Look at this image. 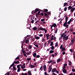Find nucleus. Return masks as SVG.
I'll use <instances>...</instances> for the list:
<instances>
[{"label":"nucleus","instance_id":"obj_1","mask_svg":"<svg viewBox=\"0 0 75 75\" xmlns=\"http://www.w3.org/2000/svg\"><path fill=\"white\" fill-rule=\"evenodd\" d=\"M39 9H35V11L36 13V17L38 18V16H39V14H40V13H41V12H40V11H39ZM38 11V13H37V12Z\"/></svg>","mask_w":75,"mask_h":75},{"label":"nucleus","instance_id":"obj_2","mask_svg":"<svg viewBox=\"0 0 75 75\" xmlns=\"http://www.w3.org/2000/svg\"><path fill=\"white\" fill-rule=\"evenodd\" d=\"M64 27H65L66 28H68L69 27V25L67 24V22H65L63 24Z\"/></svg>","mask_w":75,"mask_h":75},{"label":"nucleus","instance_id":"obj_3","mask_svg":"<svg viewBox=\"0 0 75 75\" xmlns=\"http://www.w3.org/2000/svg\"><path fill=\"white\" fill-rule=\"evenodd\" d=\"M39 30H42V31H43L45 29V28H43L42 27H40V28H38Z\"/></svg>","mask_w":75,"mask_h":75},{"label":"nucleus","instance_id":"obj_4","mask_svg":"<svg viewBox=\"0 0 75 75\" xmlns=\"http://www.w3.org/2000/svg\"><path fill=\"white\" fill-rule=\"evenodd\" d=\"M75 8H72L70 11L71 12V13H72L74 12V11H75Z\"/></svg>","mask_w":75,"mask_h":75},{"label":"nucleus","instance_id":"obj_5","mask_svg":"<svg viewBox=\"0 0 75 75\" xmlns=\"http://www.w3.org/2000/svg\"><path fill=\"white\" fill-rule=\"evenodd\" d=\"M13 63L14 64H19V61H17L16 62V61H14L13 62Z\"/></svg>","mask_w":75,"mask_h":75},{"label":"nucleus","instance_id":"obj_6","mask_svg":"<svg viewBox=\"0 0 75 75\" xmlns=\"http://www.w3.org/2000/svg\"><path fill=\"white\" fill-rule=\"evenodd\" d=\"M62 71L63 73H64V74H67V70H66L65 69L63 70Z\"/></svg>","mask_w":75,"mask_h":75},{"label":"nucleus","instance_id":"obj_7","mask_svg":"<svg viewBox=\"0 0 75 75\" xmlns=\"http://www.w3.org/2000/svg\"><path fill=\"white\" fill-rule=\"evenodd\" d=\"M52 25V27H57V25L56 23H54Z\"/></svg>","mask_w":75,"mask_h":75},{"label":"nucleus","instance_id":"obj_8","mask_svg":"<svg viewBox=\"0 0 75 75\" xmlns=\"http://www.w3.org/2000/svg\"><path fill=\"white\" fill-rule=\"evenodd\" d=\"M72 7H71V6H69L68 7V10H71V9H72Z\"/></svg>","mask_w":75,"mask_h":75},{"label":"nucleus","instance_id":"obj_9","mask_svg":"<svg viewBox=\"0 0 75 75\" xmlns=\"http://www.w3.org/2000/svg\"><path fill=\"white\" fill-rule=\"evenodd\" d=\"M55 71H56V68L53 69L52 70V72H54Z\"/></svg>","mask_w":75,"mask_h":75},{"label":"nucleus","instance_id":"obj_10","mask_svg":"<svg viewBox=\"0 0 75 75\" xmlns=\"http://www.w3.org/2000/svg\"><path fill=\"white\" fill-rule=\"evenodd\" d=\"M43 11H44V12H47L48 10L47 9H44Z\"/></svg>","mask_w":75,"mask_h":75},{"label":"nucleus","instance_id":"obj_11","mask_svg":"<svg viewBox=\"0 0 75 75\" xmlns=\"http://www.w3.org/2000/svg\"><path fill=\"white\" fill-rule=\"evenodd\" d=\"M52 68H49V71H48V72L50 73L51 71V70H52Z\"/></svg>","mask_w":75,"mask_h":75},{"label":"nucleus","instance_id":"obj_12","mask_svg":"<svg viewBox=\"0 0 75 75\" xmlns=\"http://www.w3.org/2000/svg\"><path fill=\"white\" fill-rule=\"evenodd\" d=\"M33 55L34 57H36V55H37V54L35 53H34L33 54Z\"/></svg>","mask_w":75,"mask_h":75},{"label":"nucleus","instance_id":"obj_13","mask_svg":"<svg viewBox=\"0 0 75 75\" xmlns=\"http://www.w3.org/2000/svg\"><path fill=\"white\" fill-rule=\"evenodd\" d=\"M33 30H37V28L36 27H34L33 28Z\"/></svg>","mask_w":75,"mask_h":75},{"label":"nucleus","instance_id":"obj_14","mask_svg":"<svg viewBox=\"0 0 75 75\" xmlns=\"http://www.w3.org/2000/svg\"><path fill=\"white\" fill-rule=\"evenodd\" d=\"M20 59V57H19V56H18L16 58H15V61H16L17 59Z\"/></svg>","mask_w":75,"mask_h":75},{"label":"nucleus","instance_id":"obj_15","mask_svg":"<svg viewBox=\"0 0 75 75\" xmlns=\"http://www.w3.org/2000/svg\"><path fill=\"white\" fill-rule=\"evenodd\" d=\"M20 71H21V68H18L17 72H20Z\"/></svg>","mask_w":75,"mask_h":75},{"label":"nucleus","instance_id":"obj_16","mask_svg":"<svg viewBox=\"0 0 75 75\" xmlns=\"http://www.w3.org/2000/svg\"><path fill=\"white\" fill-rule=\"evenodd\" d=\"M68 17H67L65 18L66 22H67V21H68Z\"/></svg>","mask_w":75,"mask_h":75},{"label":"nucleus","instance_id":"obj_17","mask_svg":"<svg viewBox=\"0 0 75 75\" xmlns=\"http://www.w3.org/2000/svg\"><path fill=\"white\" fill-rule=\"evenodd\" d=\"M29 41V40H28V38L25 41V43L26 44L28 43Z\"/></svg>","mask_w":75,"mask_h":75},{"label":"nucleus","instance_id":"obj_18","mask_svg":"<svg viewBox=\"0 0 75 75\" xmlns=\"http://www.w3.org/2000/svg\"><path fill=\"white\" fill-rule=\"evenodd\" d=\"M13 71H15V70H16V67L15 66H14L13 67Z\"/></svg>","mask_w":75,"mask_h":75},{"label":"nucleus","instance_id":"obj_19","mask_svg":"<svg viewBox=\"0 0 75 75\" xmlns=\"http://www.w3.org/2000/svg\"><path fill=\"white\" fill-rule=\"evenodd\" d=\"M54 52V50H50V54H52Z\"/></svg>","mask_w":75,"mask_h":75},{"label":"nucleus","instance_id":"obj_20","mask_svg":"<svg viewBox=\"0 0 75 75\" xmlns=\"http://www.w3.org/2000/svg\"><path fill=\"white\" fill-rule=\"evenodd\" d=\"M53 45V42L52 41L50 42V46H52Z\"/></svg>","mask_w":75,"mask_h":75},{"label":"nucleus","instance_id":"obj_21","mask_svg":"<svg viewBox=\"0 0 75 75\" xmlns=\"http://www.w3.org/2000/svg\"><path fill=\"white\" fill-rule=\"evenodd\" d=\"M61 62V59L60 58L58 59L57 61V62Z\"/></svg>","mask_w":75,"mask_h":75},{"label":"nucleus","instance_id":"obj_22","mask_svg":"<svg viewBox=\"0 0 75 75\" xmlns=\"http://www.w3.org/2000/svg\"><path fill=\"white\" fill-rule=\"evenodd\" d=\"M53 39H54V35H52L51 38V40L52 41V40H53Z\"/></svg>","mask_w":75,"mask_h":75},{"label":"nucleus","instance_id":"obj_23","mask_svg":"<svg viewBox=\"0 0 75 75\" xmlns=\"http://www.w3.org/2000/svg\"><path fill=\"white\" fill-rule=\"evenodd\" d=\"M28 48H29V49H31V48H32V46L30 45L28 47Z\"/></svg>","mask_w":75,"mask_h":75},{"label":"nucleus","instance_id":"obj_24","mask_svg":"<svg viewBox=\"0 0 75 75\" xmlns=\"http://www.w3.org/2000/svg\"><path fill=\"white\" fill-rule=\"evenodd\" d=\"M71 41L72 43H74V42H75V40L74 39H73L71 40Z\"/></svg>","mask_w":75,"mask_h":75},{"label":"nucleus","instance_id":"obj_25","mask_svg":"<svg viewBox=\"0 0 75 75\" xmlns=\"http://www.w3.org/2000/svg\"><path fill=\"white\" fill-rule=\"evenodd\" d=\"M51 49L52 50H54V46H52L51 47Z\"/></svg>","mask_w":75,"mask_h":75},{"label":"nucleus","instance_id":"obj_26","mask_svg":"<svg viewBox=\"0 0 75 75\" xmlns=\"http://www.w3.org/2000/svg\"><path fill=\"white\" fill-rule=\"evenodd\" d=\"M35 38H36V40H39V39H40V37H38V36L36 37H35Z\"/></svg>","mask_w":75,"mask_h":75},{"label":"nucleus","instance_id":"obj_27","mask_svg":"<svg viewBox=\"0 0 75 75\" xmlns=\"http://www.w3.org/2000/svg\"><path fill=\"white\" fill-rule=\"evenodd\" d=\"M62 50L63 51H65V47H63L62 49Z\"/></svg>","mask_w":75,"mask_h":75},{"label":"nucleus","instance_id":"obj_28","mask_svg":"<svg viewBox=\"0 0 75 75\" xmlns=\"http://www.w3.org/2000/svg\"><path fill=\"white\" fill-rule=\"evenodd\" d=\"M34 67H35V66H33V65L30 66V68H34Z\"/></svg>","mask_w":75,"mask_h":75},{"label":"nucleus","instance_id":"obj_29","mask_svg":"<svg viewBox=\"0 0 75 75\" xmlns=\"http://www.w3.org/2000/svg\"><path fill=\"white\" fill-rule=\"evenodd\" d=\"M40 56L39 55H37L36 57V58H40Z\"/></svg>","mask_w":75,"mask_h":75},{"label":"nucleus","instance_id":"obj_30","mask_svg":"<svg viewBox=\"0 0 75 75\" xmlns=\"http://www.w3.org/2000/svg\"><path fill=\"white\" fill-rule=\"evenodd\" d=\"M68 39V36H67L66 37V38L65 39V40H67Z\"/></svg>","mask_w":75,"mask_h":75},{"label":"nucleus","instance_id":"obj_31","mask_svg":"<svg viewBox=\"0 0 75 75\" xmlns=\"http://www.w3.org/2000/svg\"><path fill=\"white\" fill-rule=\"evenodd\" d=\"M33 13H36L35 11V10L33 11H32V14H33Z\"/></svg>","mask_w":75,"mask_h":75},{"label":"nucleus","instance_id":"obj_32","mask_svg":"<svg viewBox=\"0 0 75 75\" xmlns=\"http://www.w3.org/2000/svg\"><path fill=\"white\" fill-rule=\"evenodd\" d=\"M46 36L47 37V38H48V37H49V36H50V35L47 34L46 35Z\"/></svg>","mask_w":75,"mask_h":75},{"label":"nucleus","instance_id":"obj_33","mask_svg":"<svg viewBox=\"0 0 75 75\" xmlns=\"http://www.w3.org/2000/svg\"><path fill=\"white\" fill-rule=\"evenodd\" d=\"M44 16H45V17H47L48 16V15L46 13H44Z\"/></svg>","mask_w":75,"mask_h":75},{"label":"nucleus","instance_id":"obj_34","mask_svg":"<svg viewBox=\"0 0 75 75\" xmlns=\"http://www.w3.org/2000/svg\"><path fill=\"white\" fill-rule=\"evenodd\" d=\"M52 62V60H50V61L48 62V64H51V63Z\"/></svg>","mask_w":75,"mask_h":75},{"label":"nucleus","instance_id":"obj_35","mask_svg":"<svg viewBox=\"0 0 75 75\" xmlns=\"http://www.w3.org/2000/svg\"><path fill=\"white\" fill-rule=\"evenodd\" d=\"M58 42H57L56 43V44L55 45V47H58Z\"/></svg>","mask_w":75,"mask_h":75},{"label":"nucleus","instance_id":"obj_36","mask_svg":"<svg viewBox=\"0 0 75 75\" xmlns=\"http://www.w3.org/2000/svg\"><path fill=\"white\" fill-rule=\"evenodd\" d=\"M30 53V54H31V52H30V53L28 52L27 53H26L27 54V55H29V54Z\"/></svg>","mask_w":75,"mask_h":75},{"label":"nucleus","instance_id":"obj_37","mask_svg":"<svg viewBox=\"0 0 75 75\" xmlns=\"http://www.w3.org/2000/svg\"><path fill=\"white\" fill-rule=\"evenodd\" d=\"M72 62H69V65H71Z\"/></svg>","mask_w":75,"mask_h":75},{"label":"nucleus","instance_id":"obj_38","mask_svg":"<svg viewBox=\"0 0 75 75\" xmlns=\"http://www.w3.org/2000/svg\"><path fill=\"white\" fill-rule=\"evenodd\" d=\"M67 4V3L66 2L64 4V6H66Z\"/></svg>","mask_w":75,"mask_h":75},{"label":"nucleus","instance_id":"obj_39","mask_svg":"<svg viewBox=\"0 0 75 75\" xmlns=\"http://www.w3.org/2000/svg\"><path fill=\"white\" fill-rule=\"evenodd\" d=\"M39 36L40 37H42V36H43V35H42V34H40L39 35Z\"/></svg>","mask_w":75,"mask_h":75},{"label":"nucleus","instance_id":"obj_40","mask_svg":"<svg viewBox=\"0 0 75 75\" xmlns=\"http://www.w3.org/2000/svg\"><path fill=\"white\" fill-rule=\"evenodd\" d=\"M14 65H15V64H14V63H13L11 65V67H12L14 66Z\"/></svg>","mask_w":75,"mask_h":75},{"label":"nucleus","instance_id":"obj_41","mask_svg":"<svg viewBox=\"0 0 75 75\" xmlns=\"http://www.w3.org/2000/svg\"><path fill=\"white\" fill-rule=\"evenodd\" d=\"M20 65H17V68H20Z\"/></svg>","mask_w":75,"mask_h":75},{"label":"nucleus","instance_id":"obj_42","mask_svg":"<svg viewBox=\"0 0 75 75\" xmlns=\"http://www.w3.org/2000/svg\"><path fill=\"white\" fill-rule=\"evenodd\" d=\"M67 7H65L64 8V11H67Z\"/></svg>","mask_w":75,"mask_h":75},{"label":"nucleus","instance_id":"obj_43","mask_svg":"<svg viewBox=\"0 0 75 75\" xmlns=\"http://www.w3.org/2000/svg\"><path fill=\"white\" fill-rule=\"evenodd\" d=\"M63 47V45H61V46L60 47V49L61 50V49H62V47Z\"/></svg>","mask_w":75,"mask_h":75},{"label":"nucleus","instance_id":"obj_44","mask_svg":"<svg viewBox=\"0 0 75 75\" xmlns=\"http://www.w3.org/2000/svg\"><path fill=\"white\" fill-rule=\"evenodd\" d=\"M27 60L28 61V62H29V61L30 60V58H27Z\"/></svg>","mask_w":75,"mask_h":75},{"label":"nucleus","instance_id":"obj_45","mask_svg":"<svg viewBox=\"0 0 75 75\" xmlns=\"http://www.w3.org/2000/svg\"><path fill=\"white\" fill-rule=\"evenodd\" d=\"M72 72H75V69H72Z\"/></svg>","mask_w":75,"mask_h":75},{"label":"nucleus","instance_id":"obj_46","mask_svg":"<svg viewBox=\"0 0 75 75\" xmlns=\"http://www.w3.org/2000/svg\"><path fill=\"white\" fill-rule=\"evenodd\" d=\"M43 68V69L46 68H47L46 67V65H44Z\"/></svg>","mask_w":75,"mask_h":75},{"label":"nucleus","instance_id":"obj_47","mask_svg":"<svg viewBox=\"0 0 75 75\" xmlns=\"http://www.w3.org/2000/svg\"><path fill=\"white\" fill-rule=\"evenodd\" d=\"M34 22V21L33 20L32 21H31V23H32V24H33Z\"/></svg>","mask_w":75,"mask_h":75},{"label":"nucleus","instance_id":"obj_48","mask_svg":"<svg viewBox=\"0 0 75 75\" xmlns=\"http://www.w3.org/2000/svg\"><path fill=\"white\" fill-rule=\"evenodd\" d=\"M40 15H41L42 16H44V13H41L40 14Z\"/></svg>","mask_w":75,"mask_h":75},{"label":"nucleus","instance_id":"obj_49","mask_svg":"<svg viewBox=\"0 0 75 75\" xmlns=\"http://www.w3.org/2000/svg\"><path fill=\"white\" fill-rule=\"evenodd\" d=\"M64 33H63L62 35L61 36V37H64Z\"/></svg>","mask_w":75,"mask_h":75},{"label":"nucleus","instance_id":"obj_50","mask_svg":"<svg viewBox=\"0 0 75 75\" xmlns=\"http://www.w3.org/2000/svg\"><path fill=\"white\" fill-rule=\"evenodd\" d=\"M71 23V22H70V21H69L67 23L68 24H70Z\"/></svg>","mask_w":75,"mask_h":75},{"label":"nucleus","instance_id":"obj_51","mask_svg":"<svg viewBox=\"0 0 75 75\" xmlns=\"http://www.w3.org/2000/svg\"><path fill=\"white\" fill-rule=\"evenodd\" d=\"M7 75H11V74H10V72H9L8 73H7Z\"/></svg>","mask_w":75,"mask_h":75},{"label":"nucleus","instance_id":"obj_52","mask_svg":"<svg viewBox=\"0 0 75 75\" xmlns=\"http://www.w3.org/2000/svg\"><path fill=\"white\" fill-rule=\"evenodd\" d=\"M43 66H41L40 68V70H41V69H42V68H43Z\"/></svg>","mask_w":75,"mask_h":75},{"label":"nucleus","instance_id":"obj_53","mask_svg":"<svg viewBox=\"0 0 75 75\" xmlns=\"http://www.w3.org/2000/svg\"><path fill=\"white\" fill-rule=\"evenodd\" d=\"M40 21V20H39L37 21H36L35 22V23H36V24H37V23H38V21Z\"/></svg>","mask_w":75,"mask_h":75},{"label":"nucleus","instance_id":"obj_54","mask_svg":"<svg viewBox=\"0 0 75 75\" xmlns=\"http://www.w3.org/2000/svg\"><path fill=\"white\" fill-rule=\"evenodd\" d=\"M70 51L71 52H73V50H72V49H70Z\"/></svg>","mask_w":75,"mask_h":75},{"label":"nucleus","instance_id":"obj_55","mask_svg":"<svg viewBox=\"0 0 75 75\" xmlns=\"http://www.w3.org/2000/svg\"><path fill=\"white\" fill-rule=\"evenodd\" d=\"M44 30L45 31V33H47V30L46 29H44Z\"/></svg>","mask_w":75,"mask_h":75},{"label":"nucleus","instance_id":"obj_56","mask_svg":"<svg viewBox=\"0 0 75 75\" xmlns=\"http://www.w3.org/2000/svg\"><path fill=\"white\" fill-rule=\"evenodd\" d=\"M45 21V19H42L41 20V21Z\"/></svg>","mask_w":75,"mask_h":75},{"label":"nucleus","instance_id":"obj_57","mask_svg":"<svg viewBox=\"0 0 75 75\" xmlns=\"http://www.w3.org/2000/svg\"><path fill=\"white\" fill-rule=\"evenodd\" d=\"M54 54L55 55V57H56L57 55V54H58V53L56 52L54 53Z\"/></svg>","mask_w":75,"mask_h":75},{"label":"nucleus","instance_id":"obj_58","mask_svg":"<svg viewBox=\"0 0 75 75\" xmlns=\"http://www.w3.org/2000/svg\"><path fill=\"white\" fill-rule=\"evenodd\" d=\"M47 14H49L50 15V14H51V12H47Z\"/></svg>","mask_w":75,"mask_h":75},{"label":"nucleus","instance_id":"obj_59","mask_svg":"<svg viewBox=\"0 0 75 75\" xmlns=\"http://www.w3.org/2000/svg\"><path fill=\"white\" fill-rule=\"evenodd\" d=\"M42 42H44V41L45 40L44 39H42Z\"/></svg>","mask_w":75,"mask_h":75},{"label":"nucleus","instance_id":"obj_60","mask_svg":"<svg viewBox=\"0 0 75 75\" xmlns=\"http://www.w3.org/2000/svg\"><path fill=\"white\" fill-rule=\"evenodd\" d=\"M52 57H55V55L53 54H52Z\"/></svg>","mask_w":75,"mask_h":75},{"label":"nucleus","instance_id":"obj_61","mask_svg":"<svg viewBox=\"0 0 75 75\" xmlns=\"http://www.w3.org/2000/svg\"><path fill=\"white\" fill-rule=\"evenodd\" d=\"M62 54L63 55H65V52H63Z\"/></svg>","mask_w":75,"mask_h":75},{"label":"nucleus","instance_id":"obj_62","mask_svg":"<svg viewBox=\"0 0 75 75\" xmlns=\"http://www.w3.org/2000/svg\"><path fill=\"white\" fill-rule=\"evenodd\" d=\"M50 42H51V40H49L48 42L47 43V44H48V43H49V44H50Z\"/></svg>","mask_w":75,"mask_h":75},{"label":"nucleus","instance_id":"obj_63","mask_svg":"<svg viewBox=\"0 0 75 75\" xmlns=\"http://www.w3.org/2000/svg\"><path fill=\"white\" fill-rule=\"evenodd\" d=\"M35 46L36 47H37V48H38V45H36Z\"/></svg>","mask_w":75,"mask_h":75},{"label":"nucleus","instance_id":"obj_64","mask_svg":"<svg viewBox=\"0 0 75 75\" xmlns=\"http://www.w3.org/2000/svg\"><path fill=\"white\" fill-rule=\"evenodd\" d=\"M47 75V72H45V75Z\"/></svg>","mask_w":75,"mask_h":75}]
</instances>
